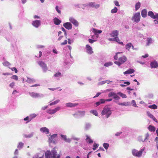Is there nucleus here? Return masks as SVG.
I'll return each mask as SVG.
<instances>
[{
  "instance_id": "c03bdc74",
  "label": "nucleus",
  "mask_w": 158,
  "mask_h": 158,
  "mask_svg": "<svg viewBox=\"0 0 158 158\" xmlns=\"http://www.w3.org/2000/svg\"><path fill=\"white\" fill-rule=\"evenodd\" d=\"M131 104L133 106H134L135 107H137L138 106H137L136 103V102L134 100H133L131 101Z\"/></svg>"
},
{
  "instance_id": "39448f33",
  "label": "nucleus",
  "mask_w": 158,
  "mask_h": 158,
  "mask_svg": "<svg viewBox=\"0 0 158 158\" xmlns=\"http://www.w3.org/2000/svg\"><path fill=\"white\" fill-rule=\"evenodd\" d=\"M38 64L42 67L43 70L45 71H46L48 70V68L46 64L42 61H39L38 62Z\"/></svg>"
},
{
  "instance_id": "e433bc0d",
  "label": "nucleus",
  "mask_w": 158,
  "mask_h": 158,
  "mask_svg": "<svg viewBox=\"0 0 158 158\" xmlns=\"http://www.w3.org/2000/svg\"><path fill=\"white\" fill-rule=\"evenodd\" d=\"M121 97L123 98H127V96L126 94H123L120 92H118V94Z\"/></svg>"
},
{
  "instance_id": "393cba45",
  "label": "nucleus",
  "mask_w": 158,
  "mask_h": 158,
  "mask_svg": "<svg viewBox=\"0 0 158 158\" xmlns=\"http://www.w3.org/2000/svg\"><path fill=\"white\" fill-rule=\"evenodd\" d=\"M147 113L148 116L152 118L154 121L156 123L158 122V121L157 119L150 112H148Z\"/></svg>"
},
{
  "instance_id": "864d4df0",
  "label": "nucleus",
  "mask_w": 158,
  "mask_h": 158,
  "mask_svg": "<svg viewBox=\"0 0 158 158\" xmlns=\"http://www.w3.org/2000/svg\"><path fill=\"white\" fill-rule=\"evenodd\" d=\"M118 104L119 105L121 106H127V104L126 102H123V103H118Z\"/></svg>"
},
{
  "instance_id": "b1692460",
  "label": "nucleus",
  "mask_w": 158,
  "mask_h": 158,
  "mask_svg": "<svg viewBox=\"0 0 158 158\" xmlns=\"http://www.w3.org/2000/svg\"><path fill=\"white\" fill-rule=\"evenodd\" d=\"M105 100L102 99H100L99 101L96 102L95 103V104L96 105V106H98L101 104H103L105 103Z\"/></svg>"
},
{
  "instance_id": "ddd939ff",
  "label": "nucleus",
  "mask_w": 158,
  "mask_h": 158,
  "mask_svg": "<svg viewBox=\"0 0 158 158\" xmlns=\"http://www.w3.org/2000/svg\"><path fill=\"white\" fill-rule=\"evenodd\" d=\"M87 6L97 8L100 6V5L98 4H96L94 2H91L88 4Z\"/></svg>"
},
{
  "instance_id": "8fccbe9b",
  "label": "nucleus",
  "mask_w": 158,
  "mask_h": 158,
  "mask_svg": "<svg viewBox=\"0 0 158 158\" xmlns=\"http://www.w3.org/2000/svg\"><path fill=\"white\" fill-rule=\"evenodd\" d=\"M11 70L13 71H15V73H17L18 72V70L15 67H13L10 68Z\"/></svg>"
},
{
  "instance_id": "de8ad7c7",
  "label": "nucleus",
  "mask_w": 158,
  "mask_h": 158,
  "mask_svg": "<svg viewBox=\"0 0 158 158\" xmlns=\"http://www.w3.org/2000/svg\"><path fill=\"white\" fill-rule=\"evenodd\" d=\"M24 144L22 142H20L18 146V148H22L23 147Z\"/></svg>"
},
{
  "instance_id": "a19ab883",
  "label": "nucleus",
  "mask_w": 158,
  "mask_h": 158,
  "mask_svg": "<svg viewBox=\"0 0 158 158\" xmlns=\"http://www.w3.org/2000/svg\"><path fill=\"white\" fill-rule=\"evenodd\" d=\"M99 146V144L96 143H94L93 145V149L94 150H96V149Z\"/></svg>"
},
{
  "instance_id": "3c124183",
  "label": "nucleus",
  "mask_w": 158,
  "mask_h": 158,
  "mask_svg": "<svg viewBox=\"0 0 158 158\" xmlns=\"http://www.w3.org/2000/svg\"><path fill=\"white\" fill-rule=\"evenodd\" d=\"M120 53H121V52H117L116 53L114 57V59L115 60H118V57L117 55L118 54H119Z\"/></svg>"
},
{
  "instance_id": "20e7f679",
  "label": "nucleus",
  "mask_w": 158,
  "mask_h": 158,
  "mask_svg": "<svg viewBox=\"0 0 158 158\" xmlns=\"http://www.w3.org/2000/svg\"><path fill=\"white\" fill-rule=\"evenodd\" d=\"M140 13L139 12L135 13L132 18V20L135 22H138L140 20Z\"/></svg>"
},
{
  "instance_id": "ea45409f",
  "label": "nucleus",
  "mask_w": 158,
  "mask_h": 158,
  "mask_svg": "<svg viewBox=\"0 0 158 158\" xmlns=\"http://www.w3.org/2000/svg\"><path fill=\"white\" fill-rule=\"evenodd\" d=\"M148 42L147 44V45H149L150 44L152 43V39L151 38H148Z\"/></svg>"
},
{
  "instance_id": "69168bd1",
  "label": "nucleus",
  "mask_w": 158,
  "mask_h": 158,
  "mask_svg": "<svg viewBox=\"0 0 158 158\" xmlns=\"http://www.w3.org/2000/svg\"><path fill=\"white\" fill-rule=\"evenodd\" d=\"M156 19L157 20H158V14H157L154 15L153 19Z\"/></svg>"
},
{
  "instance_id": "603ef678",
  "label": "nucleus",
  "mask_w": 158,
  "mask_h": 158,
  "mask_svg": "<svg viewBox=\"0 0 158 158\" xmlns=\"http://www.w3.org/2000/svg\"><path fill=\"white\" fill-rule=\"evenodd\" d=\"M3 64L5 66H9L10 65V64L8 62L6 61L3 63Z\"/></svg>"
},
{
  "instance_id": "7c9ffc66",
  "label": "nucleus",
  "mask_w": 158,
  "mask_h": 158,
  "mask_svg": "<svg viewBox=\"0 0 158 158\" xmlns=\"http://www.w3.org/2000/svg\"><path fill=\"white\" fill-rule=\"evenodd\" d=\"M148 128L151 131L154 132L156 130V128L154 126L152 125H150Z\"/></svg>"
},
{
  "instance_id": "37998d69",
  "label": "nucleus",
  "mask_w": 158,
  "mask_h": 158,
  "mask_svg": "<svg viewBox=\"0 0 158 158\" xmlns=\"http://www.w3.org/2000/svg\"><path fill=\"white\" fill-rule=\"evenodd\" d=\"M103 147L106 149H107L109 147V144H108L107 143H104L103 144Z\"/></svg>"
},
{
  "instance_id": "58836bf2",
  "label": "nucleus",
  "mask_w": 158,
  "mask_h": 158,
  "mask_svg": "<svg viewBox=\"0 0 158 158\" xmlns=\"http://www.w3.org/2000/svg\"><path fill=\"white\" fill-rule=\"evenodd\" d=\"M59 102H60L59 100H57L52 103H50L49 104V105L50 106H52V105H55V104H57V103H58Z\"/></svg>"
},
{
  "instance_id": "72a5a7b5",
  "label": "nucleus",
  "mask_w": 158,
  "mask_h": 158,
  "mask_svg": "<svg viewBox=\"0 0 158 158\" xmlns=\"http://www.w3.org/2000/svg\"><path fill=\"white\" fill-rule=\"evenodd\" d=\"M131 45L132 44L131 43H129L127 44L126 45V49L128 51H129L131 47Z\"/></svg>"
},
{
  "instance_id": "052dcab7",
  "label": "nucleus",
  "mask_w": 158,
  "mask_h": 158,
  "mask_svg": "<svg viewBox=\"0 0 158 158\" xmlns=\"http://www.w3.org/2000/svg\"><path fill=\"white\" fill-rule=\"evenodd\" d=\"M15 85V83L14 82L11 83L9 85V86L11 88H13Z\"/></svg>"
},
{
  "instance_id": "9b49d317",
  "label": "nucleus",
  "mask_w": 158,
  "mask_h": 158,
  "mask_svg": "<svg viewBox=\"0 0 158 158\" xmlns=\"http://www.w3.org/2000/svg\"><path fill=\"white\" fill-rule=\"evenodd\" d=\"M63 26L68 30H70L72 28V25L70 23L67 22L63 24Z\"/></svg>"
},
{
  "instance_id": "2f4dec72",
  "label": "nucleus",
  "mask_w": 158,
  "mask_h": 158,
  "mask_svg": "<svg viewBox=\"0 0 158 158\" xmlns=\"http://www.w3.org/2000/svg\"><path fill=\"white\" fill-rule=\"evenodd\" d=\"M141 3L139 2H138L135 5V9L136 10H138L140 7Z\"/></svg>"
},
{
  "instance_id": "c85d7f7f",
  "label": "nucleus",
  "mask_w": 158,
  "mask_h": 158,
  "mask_svg": "<svg viewBox=\"0 0 158 158\" xmlns=\"http://www.w3.org/2000/svg\"><path fill=\"white\" fill-rule=\"evenodd\" d=\"M26 81L29 83H31L35 82V80L33 78H27Z\"/></svg>"
},
{
  "instance_id": "6e6552de",
  "label": "nucleus",
  "mask_w": 158,
  "mask_h": 158,
  "mask_svg": "<svg viewBox=\"0 0 158 158\" xmlns=\"http://www.w3.org/2000/svg\"><path fill=\"white\" fill-rule=\"evenodd\" d=\"M60 107H57L53 110L49 109L48 110L47 112L50 114H55L56 112L60 110Z\"/></svg>"
},
{
  "instance_id": "338daca9",
  "label": "nucleus",
  "mask_w": 158,
  "mask_h": 158,
  "mask_svg": "<svg viewBox=\"0 0 158 158\" xmlns=\"http://www.w3.org/2000/svg\"><path fill=\"white\" fill-rule=\"evenodd\" d=\"M122 133V132H117L115 134V135L116 136H118L120 135Z\"/></svg>"
},
{
  "instance_id": "412c9836",
  "label": "nucleus",
  "mask_w": 158,
  "mask_h": 158,
  "mask_svg": "<svg viewBox=\"0 0 158 158\" xmlns=\"http://www.w3.org/2000/svg\"><path fill=\"white\" fill-rule=\"evenodd\" d=\"M69 21L73 23L75 26H77L78 25V23L76 20L72 18H70L69 19Z\"/></svg>"
},
{
  "instance_id": "4c0bfd02",
  "label": "nucleus",
  "mask_w": 158,
  "mask_h": 158,
  "mask_svg": "<svg viewBox=\"0 0 158 158\" xmlns=\"http://www.w3.org/2000/svg\"><path fill=\"white\" fill-rule=\"evenodd\" d=\"M90 112L96 116H97L98 115V112L96 110H92L90 111Z\"/></svg>"
},
{
  "instance_id": "f257e3e1",
  "label": "nucleus",
  "mask_w": 158,
  "mask_h": 158,
  "mask_svg": "<svg viewBox=\"0 0 158 158\" xmlns=\"http://www.w3.org/2000/svg\"><path fill=\"white\" fill-rule=\"evenodd\" d=\"M112 112L111 108L109 106H105L102 111L101 114L102 116L106 115V118H108L111 115Z\"/></svg>"
},
{
  "instance_id": "f3484780",
  "label": "nucleus",
  "mask_w": 158,
  "mask_h": 158,
  "mask_svg": "<svg viewBox=\"0 0 158 158\" xmlns=\"http://www.w3.org/2000/svg\"><path fill=\"white\" fill-rule=\"evenodd\" d=\"M52 150L51 152L49 151H47L45 153L46 158H52Z\"/></svg>"
},
{
  "instance_id": "f8f14e48",
  "label": "nucleus",
  "mask_w": 158,
  "mask_h": 158,
  "mask_svg": "<svg viewBox=\"0 0 158 158\" xmlns=\"http://www.w3.org/2000/svg\"><path fill=\"white\" fill-rule=\"evenodd\" d=\"M86 52L88 54H91L93 52L92 48L88 44L86 45Z\"/></svg>"
},
{
  "instance_id": "13d9d810",
  "label": "nucleus",
  "mask_w": 158,
  "mask_h": 158,
  "mask_svg": "<svg viewBox=\"0 0 158 158\" xmlns=\"http://www.w3.org/2000/svg\"><path fill=\"white\" fill-rule=\"evenodd\" d=\"M62 30L64 33V35L65 36H67V33L66 32V30L63 27H62L61 28Z\"/></svg>"
},
{
  "instance_id": "6e6d98bb",
  "label": "nucleus",
  "mask_w": 158,
  "mask_h": 158,
  "mask_svg": "<svg viewBox=\"0 0 158 158\" xmlns=\"http://www.w3.org/2000/svg\"><path fill=\"white\" fill-rule=\"evenodd\" d=\"M67 43V40H64L63 42H62L61 43V45H64L66 44Z\"/></svg>"
},
{
  "instance_id": "09e8293b",
  "label": "nucleus",
  "mask_w": 158,
  "mask_h": 158,
  "mask_svg": "<svg viewBox=\"0 0 158 158\" xmlns=\"http://www.w3.org/2000/svg\"><path fill=\"white\" fill-rule=\"evenodd\" d=\"M61 75V73L60 72H58L56 73L54 75V76L55 77H58L60 76Z\"/></svg>"
},
{
  "instance_id": "5701e85b",
  "label": "nucleus",
  "mask_w": 158,
  "mask_h": 158,
  "mask_svg": "<svg viewBox=\"0 0 158 158\" xmlns=\"http://www.w3.org/2000/svg\"><path fill=\"white\" fill-rule=\"evenodd\" d=\"M118 35V33L117 30H115L113 31L112 33L110 34V35L112 37L114 38L117 37Z\"/></svg>"
},
{
  "instance_id": "aec40b11",
  "label": "nucleus",
  "mask_w": 158,
  "mask_h": 158,
  "mask_svg": "<svg viewBox=\"0 0 158 158\" xmlns=\"http://www.w3.org/2000/svg\"><path fill=\"white\" fill-rule=\"evenodd\" d=\"M40 131L42 132H44L45 134H48L49 133V129L46 127L41 128Z\"/></svg>"
},
{
  "instance_id": "a211bd4d",
  "label": "nucleus",
  "mask_w": 158,
  "mask_h": 158,
  "mask_svg": "<svg viewBox=\"0 0 158 158\" xmlns=\"http://www.w3.org/2000/svg\"><path fill=\"white\" fill-rule=\"evenodd\" d=\"M29 94L33 98H36L40 96L39 94L38 93L34 92H30Z\"/></svg>"
},
{
  "instance_id": "1a4fd4ad",
  "label": "nucleus",
  "mask_w": 158,
  "mask_h": 158,
  "mask_svg": "<svg viewBox=\"0 0 158 158\" xmlns=\"http://www.w3.org/2000/svg\"><path fill=\"white\" fill-rule=\"evenodd\" d=\"M109 97H113V98L116 100H118L120 99V98L115 93L112 92H110L108 95Z\"/></svg>"
},
{
  "instance_id": "6ab92c4d",
  "label": "nucleus",
  "mask_w": 158,
  "mask_h": 158,
  "mask_svg": "<svg viewBox=\"0 0 158 158\" xmlns=\"http://www.w3.org/2000/svg\"><path fill=\"white\" fill-rule=\"evenodd\" d=\"M78 104V103L69 102L66 103V106L68 107H73L77 106Z\"/></svg>"
},
{
  "instance_id": "49530a36",
  "label": "nucleus",
  "mask_w": 158,
  "mask_h": 158,
  "mask_svg": "<svg viewBox=\"0 0 158 158\" xmlns=\"http://www.w3.org/2000/svg\"><path fill=\"white\" fill-rule=\"evenodd\" d=\"M11 78L15 80H18V77L16 75H14L12 76Z\"/></svg>"
},
{
  "instance_id": "4d7b16f0",
  "label": "nucleus",
  "mask_w": 158,
  "mask_h": 158,
  "mask_svg": "<svg viewBox=\"0 0 158 158\" xmlns=\"http://www.w3.org/2000/svg\"><path fill=\"white\" fill-rule=\"evenodd\" d=\"M56 9L58 13L60 14L61 13V11L59 9L58 6H56Z\"/></svg>"
},
{
  "instance_id": "774afa93",
  "label": "nucleus",
  "mask_w": 158,
  "mask_h": 158,
  "mask_svg": "<svg viewBox=\"0 0 158 158\" xmlns=\"http://www.w3.org/2000/svg\"><path fill=\"white\" fill-rule=\"evenodd\" d=\"M47 106H44L42 107V109L43 110H45L47 108Z\"/></svg>"
},
{
  "instance_id": "cd10ccee",
  "label": "nucleus",
  "mask_w": 158,
  "mask_h": 158,
  "mask_svg": "<svg viewBox=\"0 0 158 158\" xmlns=\"http://www.w3.org/2000/svg\"><path fill=\"white\" fill-rule=\"evenodd\" d=\"M147 11L145 9L143 10L141 12V15L142 17L143 18L146 17L147 16Z\"/></svg>"
},
{
  "instance_id": "79ce46f5",
  "label": "nucleus",
  "mask_w": 158,
  "mask_h": 158,
  "mask_svg": "<svg viewBox=\"0 0 158 158\" xmlns=\"http://www.w3.org/2000/svg\"><path fill=\"white\" fill-rule=\"evenodd\" d=\"M112 64V63L111 62H109L105 64L104 66L106 67H108L109 66L111 65Z\"/></svg>"
},
{
  "instance_id": "473e14b6",
  "label": "nucleus",
  "mask_w": 158,
  "mask_h": 158,
  "mask_svg": "<svg viewBox=\"0 0 158 158\" xmlns=\"http://www.w3.org/2000/svg\"><path fill=\"white\" fill-rule=\"evenodd\" d=\"M93 32L95 34L97 33H101L102 32V31L101 30H97L95 28H93Z\"/></svg>"
},
{
  "instance_id": "7ed1b4c3",
  "label": "nucleus",
  "mask_w": 158,
  "mask_h": 158,
  "mask_svg": "<svg viewBox=\"0 0 158 158\" xmlns=\"http://www.w3.org/2000/svg\"><path fill=\"white\" fill-rule=\"evenodd\" d=\"M144 148L141 149L139 151H138L137 150L133 149L132 151V154L135 156L140 157L142 155V153L144 150Z\"/></svg>"
},
{
  "instance_id": "c756f323",
  "label": "nucleus",
  "mask_w": 158,
  "mask_h": 158,
  "mask_svg": "<svg viewBox=\"0 0 158 158\" xmlns=\"http://www.w3.org/2000/svg\"><path fill=\"white\" fill-rule=\"evenodd\" d=\"M86 138L85 140L86 141L87 143H93V141L89 137L88 135H86Z\"/></svg>"
},
{
  "instance_id": "5fc2aeb1",
  "label": "nucleus",
  "mask_w": 158,
  "mask_h": 158,
  "mask_svg": "<svg viewBox=\"0 0 158 158\" xmlns=\"http://www.w3.org/2000/svg\"><path fill=\"white\" fill-rule=\"evenodd\" d=\"M88 40L89 42L90 43H93L94 42L96 41V40H92L90 39H89Z\"/></svg>"
},
{
  "instance_id": "a878e982",
  "label": "nucleus",
  "mask_w": 158,
  "mask_h": 158,
  "mask_svg": "<svg viewBox=\"0 0 158 158\" xmlns=\"http://www.w3.org/2000/svg\"><path fill=\"white\" fill-rule=\"evenodd\" d=\"M135 70L132 69H130L124 72L123 74H131L134 73Z\"/></svg>"
},
{
  "instance_id": "9d476101",
  "label": "nucleus",
  "mask_w": 158,
  "mask_h": 158,
  "mask_svg": "<svg viewBox=\"0 0 158 158\" xmlns=\"http://www.w3.org/2000/svg\"><path fill=\"white\" fill-rule=\"evenodd\" d=\"M85 114V111H78L76 112L75 114H73V115L75 117L77 115H79L81 116H83Z\"/></svg>"
},
{
  "instance_id": "f704fd0d",
  "label": "nucleus",
  "mask_w": 158,
  "mask_h": 158,
  "mask_svg": "<svg viewBox=\"0 0 158 158\" xmlns=\"http://www.w3.org/2000/svg\"><path fill=\"white\" fill-rule=\"evenodd\" d=\"M148 15L152 19H153L155 15L151 11H150L148 12Z\"/></svg>"
},
{
  "instance_id": "4be33fe9",
  "label": "nucleus",
  "mask_w": 158,
  "mask_h": 158,
  "mask_svg": "<svg viewBox=\"0 0 158 158\" xmlns=\"http://www.w3.org/2000/svg\"><path fill=\"white\" fill-rule=\"evenodd\" d=\"M53 21L55 24L59 25L61 22V20L56 17L53 19Z\"/></svg>"
},
{
  "instance_id": "c9c22d12",
  "label": "nucleus",
  "mask_w": 158,
  "mask_h": 158,
  "mask_svg": "<svg viewBox=\"0 0 158 158\" xmlns=\"http://www.w3.org/2000/svg\"><path fill=\"white\" fill-rule=\"evenodd\" d=\"M148 107L152 109H156L157 108V106L155 104H153L152 105L149 106Z\"/></svg>"
},
{
  "instance_id": "f03ea898",
  "label": "nucleus",
  "mask_w": 158,
  "mask_h": 158,
  "mask_svg": "<svg viewBox=\"0 0 158 158\" xmlns=\"http://www.w3.org/2000/svg\"><path fill=\"white\" fill-rule=\"evenodd\" d=\"M127 59L126 56H123L120 57L118 59V61L114 62V64L118 66H120L122 64L124 63L127 61Z\"/></svg>"
},
{
  "instance_id": "bf43d9fd",
  "label": "nucleus",
  "mask_w": 158,
  "mask_h": 158,
  "mask_svg": "<svg viewBox=\"0 0 158 158\" xmlns=\"http://www.w3.org/2000/svg\"><path fill=\"white\" fill-rule=\"evenodd\" d=\"M114 4H115V5L116 6H120V5L119 4V3L118 2V1H115L114 2Z\"/></svg>"
},
{
  "instance_id": "e2e57ef3",
  "label": "nucleus",
  "mask_w": 158,
  "mask_h": 158,
  "mask_svg": "<svg viewBox=\"0 0 158 158\" xmlns=\"http://www.w3.org/2000/svg\"><path fill=\"white\" fill-rule=\"evenodd\" d=\"M101 94V93H97L96 94L95 96H94V98H96V97H98V96H99V95H100V94Z\"/></svg>"
},
{
  "instance_id": "0e129e2a",
  "label": "nucleus",
  "mask_w": 158,
  "mask_h": 158,
  "mask_svg": "<svg viewBox=\"0 0 158 158\" xmlns=\"http://www.w3.org/2000/svg\"><path fill=\"white\" fill-rule=\"evenodd\" d=\"M40 86V84H35L31 86V87H36V86Z\"/></svg>"
},
{
  "instance_id": "a18cd8bd",
  "label": "nucleus",
  "mask_w": 158,
  "mask_h": 158,
  "mask_svg": "<svg viewBox=\"0 0 158 158\" xmlns=\"http://www.w3.org/2000/svg\"><path fill=\"white\" fill-rule=\"evenodd\" d=\"M118 10L117 8L116 7H115L114 8L111 10V12L112 13H116Z\"/></svg>"
},
{
  "instance_id": "423d86ee",
  "label": "nucleus",
  "mask_w": 158,
  "mask_h": 158,
  "mask_svg": "<svg viewBox=\"0 0 158 158\" xmlns=\"http://www.w3.org/2000/svg\"><path fill=\"white\" fill-rule=\"evenodd\" d=\"M149 136V134L148 133H147L143 135L139 136V141L144 142L148 139Z\"/></svg>"
},
{
  "instance_id": "bb28decb",
  "label": "nucleus",
  "mask_w": 158,
  "mask_h": 158,
  "mask_svg": "<svg viewBox=\"0 0 158 158\" xmlns=\"http://www.w3.org/2000/svg\"><path fill=\"white\" fill-rule=\"evenodd\" d=\"M61 138L67 142L70 143V142L71 140L70 139L68 138L67 139L66 138V135H60Z\"/></svg>"
},
{
  "instance_id": "2eb2a0df",
  "label": "nucleus",
  "mask_w": 158,
  "mask_h": 158,
  "mask_svg": "<svg viewBox=\"0 0 158 158\" xmlns=\"http://www.w3.org/2000/svg\"><path fill=\"white\" fill-rule=\"evenodd\" d=\"M150 66L152 68H156L158 67V63L156 61L152 62L150 63Z\"/></svg>"
},
{
  "instance_id": "dca6fc26",
  "label": "nucleus",
  "mask_w": 158,
  "mask_h": 158,
  "mask_svg": "<svg viewBox=\"0 0 158 158\" xmlns=\"http://www.w3.org/2000/svg\"><path fill=\"white\" fill-rule=\"evenodd\" d=\"M40 24V21L39 20H36L33 22L32 25L35 27L38 28Z\"/></svg>"
},
{
  "instance_id": "680f3d73",
  "label": "nucleus",
  "mask_w": 158,
  "mask_h": 158,
  "mask_svg": "<svg viewBox=\"0 0 158 158\" xmlns=\"http://www.w3.org/2000/svg\"><path fill=\"white\" fill-rule=\"evenodd\" d=\"M114 40H115L117 42H118V41H119V40L118 39V38L116 37L114 38Z\"/></svg>"
},
{
  "instance_id": "4468645a",
  "label": "nucleus",
  "mask_w": 158,
  "mask_h": 158,
  "mask_svg": "<svg viewBox=\"0 0 158 158\" xmlns=\"http://www.w3.org/2000/svg\"><path fill=\"white\" fill-rule=\"evenodd\" d=\"M52 158H60V155H58L57 156V152L54 149L52 150Z\"/></svg>"
},
{
  "instance_id": "0eeeda50",
  "label": "nucleus",
  "mask_w": 158,
  "mask_h": 158,
  "mask_svg": "<svg viewBox=\"0 0 158 158\" xmlns=\"http://www.w3.org/2000/svg\"><path fill=\"white\" fill-rule=\"evenodd\" d=\"M57 134H54L52 135L50 138H49L48 139L49 142L50 143H55V141H56V138L57 136Z\"/></svg>"
}]
</instances>
